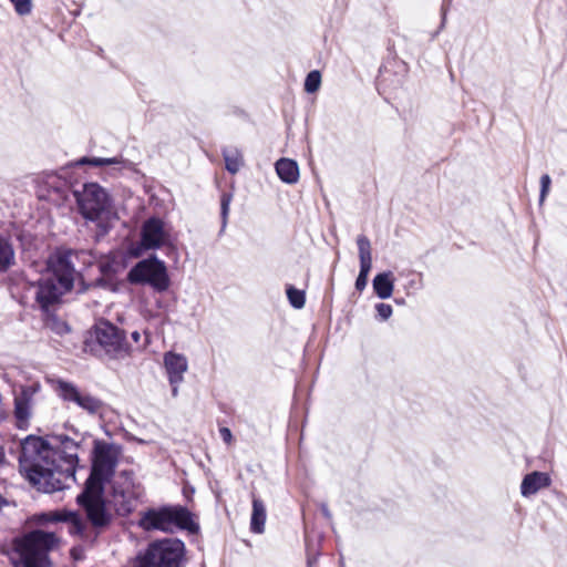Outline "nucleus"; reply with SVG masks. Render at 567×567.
Instances as JSON below:
<instances>
[{"label": "nucleus", "instance_id": "obj_1", "mask_svg": "<svg viewBox=\"0 0 567 567\" xmlns=\"http://www.w3.org/2000/svg\"><path fill=\"white\" fill-rule=\"evenodd\" d=\"M79 450V442L63 434L54 435L50 441L28 436L21 443L20 470L38 491H61L69 487V481L75 480Z\"/></svg>", "mask_w": 567, "mask_h": 567}, {"label": "nucleus", "instance_id": "obj_2", "mask_svg": "<svg viewBox=\"0 0 567 567\" xmlns=\"http://www.w3.org/2000/svg\"><path fill=\"white\" fill-rule=\"evenodd\" d=\"M78 254L72 250H60L50 256L47 269L38 280L35 300L44 311L60 302L62 296L73 288L79 272L74 267Z\"/></svg>", "mask_w": 567, "mask_h": 567}, {"label": "nucleus", "instance_id": "obj_3", "mask_svg": "<svg viewBox=\"0 0 567 567\" xmlns=\"http://www.w3.org/2000/svg\"><path fill=\"white\" fill-rule=\"evenodd\" d=\"M60 546L55 532L34 529L13 539L10 559L13 567H51L50 554Z\"/></svg>", "mask_w": 567, "mask_h": 567}, {"label": "nucleus", "instance_id": "obj_4", "mask_svg": "<svg viewBox=\"0 0 567 567\" xmlns=\"http://www.w3.org/2000/svg\"><path fill=\"white\" fill-rule=\"evenodd\" d=\"M75 197L82 216L96 223L104 231L118 219L110 195L99 184H84L82 190L75 192Z\"/></svg>", "mask_w": 567, "mask_h": 567}, {"label": "nucleus", "instance_id": "obj_5", "mask_svg": "<svg viewBox=\"0 0 567 567\" xmlns=\"http://www.w3.org/2000/svg\"><path fill=\"white\" fill-rule=\"evenodd\" d=\"M138 526L144 530H161L172 533L176 528L196 532L198 525L194 523L192 514L183 506H163L151 508L141 515Z\"/></svg>", "mask_w": 567, "mask_h": 567}, {"label": "nucleus", "instance_id": "obj_6", "mask_svg": "<svg viewBox=\"0 0 567 567\" xmlns=\"http://www.w3.org/2000/svg\"><path fill=\"white\" fill-rule=\"evenodd\" d=\"M185 556V545L177 538H165L152 542L141 553L135 567H182Z\"/></svg>", "mask_w": 567, "mask_h": 567}, {"label": "nucleus", "instance_id": "obj_7", "mask_svg": "<svg viewBox=\"0 0 567 567\" xmlns=\"http://www.w3.org/2000/svg\"><path fill=\"white\" fill-rule=\"evenodd\" d=\"M121 450L114 444L96 443L92 471L86 480L89 489L103 491L104 484L113 476L118 462Z\"/></svg>", "mask_w": 567, "mask_h": 567}, {"label": "nucleus", "instance_id": "obj_8", "mask_svg": "<svg viewBox=\"0 0 567 567\" xmlns=\"http://www.w3.org/2000/svg\"><path fill=\"white\" fill-rule=\"evenodd\" d=\"M127 279L131 284H148L159 292L169 287L165 262L155 256L138 261L128 271Z\"/></svg>", "mask_w": 567, "mask_h": 567}, {"label": "nucleus", "instance_id": "obj_9", "mask_svg": "<svg viewBox=\"0 0 567 567\" xmlns=\"http://www.w3.org/2000/svg\"><path fill=\"white\" fill-rule=\"evenodd\" d=\"M143 495V487L134 481L133 474L123 471L113 483L112 499L120 515L130 514Z\"/></svg>", "mask_w": 567, "mask_h": 567}, {"label": "nucleus", "instance_id": "obj_10", "mask_svg": "<svg viewBox=\"0 0 567 567\" xmlns=\"http://www.w3.org/2000/svg\"><path fill=\"white\" fill-rule=\"evenodd\" d=\"M91 337L110 357H121L126 352L125 336L113 323L100 320L95 323Z\"/></svg>", "mask_w": 567, "mask_h": 567}, {"label": "nucleus", "instance_id": "obj_11", "mask_svg": "<svg viewBox=\"0 0 567 567\" xmlns=\"http://www.w3.org/2000/svg\"><path fill=\"white\" fill-rule=\"evenodd\" d=\"M102 492L103 491H95L94 488L89 489V487H85L78 496V502L85 508L86 516L92 527L95 529L106 527L112 519V516L106 511L105 504L101 497Z\"/></svg>", "mask_w": 567, "mask_h": 567}, {"label": "nucleus", "instance_id": "obj_12", "mask_svg": "<svg viewBox=\"0 0 567 567\" xmlns=\"http://www.w3.org/2000/svg\"><path fill=\"white\" fill-rule=\"evenodd\" d=\"M55 389L64 401L76 404L89 414H99L103 410V402L100 399L82 391L71 382L56 380Z\"/></svg>", "mask_w": 567, "mask_h": 567}, {"label": "nucleus", "instance_id": "obj_13", "mask_svg": "<svg viewBox=\"0 0 567 567\" xmlns=\"http://www.w3.org/2000/svg\"><path fill=\"white\" fill-rule=\"evenodd\" d=\"M41 385L34 382L28 385H21L20 392L14 395V419L16 424L20 430H27L32 416L33 399L40 391Z\"/></svg>", "mask_w": 567, "mask_h": 567}, {"label": "nucleus", "instance_id": "obj_14", "mask_svg": "<svg viewBox=\"0 0 567 567\" xmlns=\"http://www.w3.org/2000/svg\"><path fill=\"white\" fill-rule=\"evenodd\" d=\"M169 241V230L161 218L151 217L144 221L141 229V246L144 249H159Z\"/></svg>", "mask_w": 567, "mask_h": 567}, {"label": "nucleus", "instance_id": "obj_15", "mask_svg": "<svg viewBox=\"0 0 567 567\" xmlns=\"http://www.w3.org/2000/svg\"><path fill=\"white\" fill-rule=\"evenodd\" d=\"M359 260H360V272L355 280V289L362 291L368 284V276L372 268V249L371 243L364 235H360L357 238Z\"/></svg>", "mask_w": 567, "mask_h": 567}, {"label": "nucleus", "instance_id": "obj_16", "mask_svg": "<svg viewBox=\"0 0 567 567\" xmlns=\"http://www.w3.org/2000/svg\"><path fill=\"white\" fill-rule=\"evenodd\" d=\"M54 520L68 523L69 533L80 536L85 542H94L99 532H92L90 526L75 513H55Z\"/></svg>", "mask_w": 567, "mask_h": 567}, {"label": "nucleus", "instance_id": "obj_17", "mask_svg": "<svg viewBox=\"0 0 567 567\" xmlns=\"http://www.w3.org/2000/svg\"><path fill=\"white\" fill-rule=\"evenodd\" d=\"M164 368L169 383H182L188 369L187 358L173 351L166 352L164 354Z\"/></svg>", "mask_w": 567, "mask_h": 567}, {"label": "nucleus", "instance_id": "obj_18", "mask_svg": "<svg viewBox=\"0 0 567 567\" xmlns=\"http://www.w3.org/2000/svg\"><path fill=\"white\" fill-rule=\"evenodd\" d=\"M550 476L545 472H532L526 474L520 484V494L524 497L535 495L540 489L546 488L550 485Z\"/></svg>", "mask_w": 567, "mask_h": 567}, {"label": "nucleus", "instance_id": "obj_19", "mask_svg": "<svg viewBox=\"0 0 567 567\" xmlns=\"http://www.w3.org/2000/svg\"><path fill=\"white\" fill-rule=\"evenodd\" d=\"M278 177L287 184H296L299 179L298 164L290 158H280L275 165Z\"/></svg>", "mask_w": 567, "mask_h": 567}, {"label": "nucleus", "instance_id": "obj_20", "mask_svg": "<svg viewBox=\"0 0 567 567\" xmlns=\"http://www.w3.org/2000/svg\"><path fill=\"white\" fill-rule=\"evenodd\" d=\"M266 507L261 499L252 495V513L250 518V529L252 533L261 534L265 530Z\"/></svg>", "mask_w": 567, "mask_h": 567}, {"label": "nucleus", "instance_id": "obj_21", "mask_svg": "<svg viewBox=\"0 0 567 567\" xmlns=\"http://www.w3.org/2000/svg\"><path fill=\"white\" fill-rule=\"evenodd\" d=\"M393 274L385 271L378 274L373 279V289L375 295L381 299H388L393 292Z\"/></svg>", "mask_w": 567, "mask_h": 567}, {"label": "nucleus", "instance_id": "obj_22", "mask_svg": "<svg viewBox=\"0 0 567 567\" xmlns=\"http://www.w3.org/2000/svg\"><path fill=\"white\" fill-rule=\"evenodd\" d=\"M223 156L226 169L231 174L238 173L244 164L241 153L237 148H225Z\"/></svg>", "mask_w": 567, "mask_h": 567}, {"label": "nucleus", "instance_id": "obj_23", "mask_svg": "<svg viewBox=\"0 0 567 567\" xmlns=\"http://www.w3.org/2000/svg\"><path fill=\"white\" fill-rule=\"evenodd\" d=\"M14 264V250L9 240L0 236V272Z\"/></svg>", "mask_w": 567, "mask_h": 567}, {"label": "nucleus", "instance_id": "obj_24", "mask_svg": "<svg viewBox=\"0 0 567 567\" xmlns=\"http://www.w3.org/2000/svg\"><path fill=\"white\" fill-rule=\"evenodd\" d=\"M122 157H82L79 159L80 165L106 166L122 164Z\"/></svg>", "mask_w": 567, "mask_h": 567}, {"label": "nucleus", "instance_id": "obj_25", "mask_svg": "<svg viewBox=\"0 0 567 567\" xmlns=\"http://www.w3.org/2000/svg\"><path fill=\"white\" fill-rule=\"evenodd\" d=\"M287 298L289 303L295 309H301L306 302V296L303 290L296 289L293 286L289 285L286 289Z\"/></svg>", "mask_w": 567, "mask_h": 567}, {"label": "nucleus", "instance_id": "obj_26", "mask_svg": "<svg viewBox=\"0 0 567 567\" xmlns=\"http://www.w3.org/2000/svg\"><path fill=\"white\" fill-rule=\"evenodd\" d=\"M321 84V74L315 70L308 73L305 81V91L307 93H315L319 90Z\"/></svg>", "mask_w": 567, "mask_h": 567}, {"label": "nucleus", "instance_id": "obj_27", "mask_svg": "<svg viewBox=\"0 0 567 567\" xmlns=\"http://www.w3.org/2000/svg\"><path fill=\"white\" fill-rule=\"evenodd\" d=\"M18 16L24 17L32 12L33 3L32 0H9Z\"/></svg>", "mask_w": 567, "mask_h": 567}, {"label": "nucleus", "instance_id": "obj_28", "mask_svg": "<svg viewBox=\"0 0 567 567\" xmlns=\"http://www.w3.org/2000/svg\"><path fill=\"white\" fill-rule=\"evenodd\" d=\"M233 195L230 193H224L220 199V206H221V218L224 226L226 225L228 213H229V205L231 203Z\"/></svg>", "mask_w": 567, "mask_h": 567}, {"label": "nucleus", "instance_id": "obj_29", "mask_svg": "<svg viewBox=\"0 0 567 567\" xmlns=\"http://www.w3.org/2000/svg\"><path fill=\"white\" fill-rule=\"evenodd\" d=\"M375 309H377L378 316L382 320L389 319L392 315V307L388 303H378L375 306Z\"/></svg>", "mask_w": 567, "mask_h": 567}, {"label": "nucleus", "instance_id": "obj_30", "mask_svg": "<svg viewBox=\"0 0 567 567\" xmlns=\"http://www.w3.org/2000/svg\"><path fill=\"white\" fill-rule=\"evenodd\" d=\"M550 177L549 175L545 174L540 177V202H543L545 199V197L547 196L548 192H549V187H550Z\"/></svg>", "mask_w": 567, "mask_h": 567}, {"label": "nucleus", "instance_id": "obj_31", "mask_svg": "<svg viewBox=\"0 0 567 567\" xmlns=\"http://www.w3.org/2000/svg\"><path fill=\"white\" fill-rule=\"evenodd\" d=\"M219 434H220V437L223 439V441L226 444H230L231 443L233 434H231V431L228 427H220L219 429Z\"/></svg>", "mask_w": 567, "mask_h": 567}, {"label": "nucleus", "instance_id": "obj_32", "mask_svg": "<svg viewBox=\"0 0 567 567\" xmlns=\"http://www.w3.org/2000/svg\"><path fill=\"white\" fill-rule=\"evenodd\" d=\"M8 416L7 410L4 409L3 402H2V395L0 394V422L6 420Z\"/></svg>", "mask_w": 567, "mask_h": 567}, {"label": "nucleus", "instance_id": "obj_33", "mask_svg": "<svg viewBox=\"0 0 567 567\" xmlns=\"http://www.w3.org/2000/svg\"><path fill=\"white\" fill-rule=\"evenodd\" d=\"M321 512L327 518H331V513L326 504L321 505Z\"/></svg>", "mask_w": 567, "mask_h": 567}, {"label": "nucleus", "instance_id": "obj_34", "mask_svg": "<svg viewBox=\"0 0 567 567\" xmlns=\"http://www.w3.org/2000/svg\"><path fill=\"white\" fill-rule=\"evenodd\" d=\"M172 385V395L176 398L178 395V385L181 383H169Z\"/></svg>", "mask_w": 567, "mask_h": 567}, {"label": "nucleus", "instance_id": "obj_35", "mask_svg": "<svg viewBox=\"0 0 567 567\" xmlns=\"http://www.w3.org/2000/svg\"><path fill=\"white\" fill-rule=\"evenodd\" d=\"M4 462V451L2 446H0V465Z\"/></svg>", "mask_w": 567, "mask_h": 567}, {"label": "nucleus", "instance_id": "obj_36", "mask_svg": "<svg viewBox=\"0 0 567 567\" xmlns=\"http://www.w3.org/2000/svg\"><path fill=\"white\" fill-rule=\"evenodd\" d=\"M132 338L135 340V341H138L140 339V333L137 331L133 332L132 333Z\"/></svg>", "mask_w": 567, "mask_h": 567}, {"label": "nucleus", "instance_id": "obj_37", "mask_svg": "<svg viewBox=\"0 0 567 567\" xmlns=\"http://www.w3.org/2000/svg\"><path fill=\"white\" fill-rule=\"evenodd\" d=\"M4 503L6 502H4L3 497L0 495V508L4 505Z\"/></svg>", "mask_w": 567, "mask_h": 567}]
</instances>
